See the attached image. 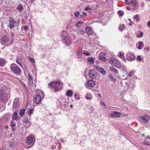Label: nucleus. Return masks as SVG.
<instances>
[{
  "mask_svg": "<svg viewBox=\"0 0 150 150\" xmlns=\"http://www.w3.org/2000/svg\"><path fill=\"white\" fill-rule=\"evenodd\" d=\"M51 148L53 149H54L55 148V146L54 145L52 146H51Z\"/></svg>",
  "mask_w": 150,
  "mask_h": 150,
  "instance_id": "58",
  "label": "nucleus"
},
{
  "mask_svg": "<svg viewBox=\"0 0 150 150\" xmlns=\"http://www.w3.org/2000/svg\"><path fill=\"white\" fill-rule=\"evenodd\" d=\"M96 68L103 75H104L106 74V71L103 68L98 66H96Z\"/></svg>",
  "mask_w": 150,
  "mask_h": 150,
  "instance_id": "19",
  "label": "nucleus"
},
{
  "mask_svg": "<svg viewBox=\"0 0 150 150\" xmlns=\"http://www.w3.org/2000/svg\"><path fill=\"white\" fill-rule=\"evenodd\" d=\"M1 42L3 45L7 46L10 44L9 38L6 35H4L1 39Z\"/></svg>",
  "mask_w": 150,
  "mask_h": 150,
  "instance_id": "8",
  "label": "nucleus"
},
{
  "mask_svg": "<svg viewBox=\"0 0 150 150\" xmlns=\"http://www.w3.org/2000/svg\"><path fill=\"white\" fill-rule=\"evenodd\" d=\"M88 61L89 62L93 64L94 63V61L92 58L89 57L88 58Z\"/></svg>",
  "mask_w": 150,
  "mask_h": 150,
  "instance_id": "31",
  "label": "nucleus"
},
{
  "mask_svg": "<svg viewBox=\"0 0 150 150\" xmlns=\"http://www.w3.org/2000/svg\"><path fill=\"white\" fill-rule=\"evenodd\" d=\"M129 25L131 26V24L130 23H129Z\"/></svg>",
  "mask_w": 150,
  "mask_h": 150,
  "instance_id": "64",
  "label": "nucleus"
},
{
  "mask_svg": "<svg viewBox=\"0 0 150 150\" xmlns=\"http://www.w3.org/2000/svg\"><path fill=\"white\" fill-rule=\"evenodd\" d=\"M125 83L128 86V88L131 89L134 88L135 87V84L133 82H129L128 83L127 82H125Z\"/></svg>",
  "mask_w": 150,
  "mask_h": 150,
  "instance_id": "16",
  "label": "nucleus"
},
{
  "mask_svg": "<svg viewBox=\"0 0 150 150\" xmlns=\"http://www.w3.org/2000/svg\"><path fill=\"white\" fill-rule=\"evenodd\" d=\"M125 2L127 4H130V6H132L134 9H135L137 8V4L135 2V0H126Z\"/></svg>",
  "mask_w": 150,
  "mask_h": 150,
  "instance_id": "9",
  "label": "nucleus"
},
{
  "mask_svg": "<svg viewBox=\"0 0 150 150\" xmlns=\"http://www.w3.org/2000/svg\"><path fill=\"white\" fill-rule=\"evenodd\" d=\"M139 16L138 14H136L134 17L133 18L134 19H136L137 22H138L139 21Z\"/></svg>",
  "mask_w": 150,
  "mask_h": 150,
  "instance_id": "37",
  "label": "nucleus"
},
{
  "mask_svg": "<svg viewBox=\"0 0 150 150\" xmlns=\"http://www.w3.org/2000/svg\"><path fill=\"white\" fill-rule=\"evenodd\" d=\"M48 85L49 88H55L54 91H57L60 90L62 87L63 84L62 83L59 81H51L49 83Z\"/></svg>",
  "mask_w": 150,
  "mask_h": 150,
  "instance_id": "1",
  "label": "nucleus"
},
{
  "mask_svg": "<svg viewBox=\"0 0 150 150\" xmlns=\"http://www.w3.org/2000/svg\"><path fill=\"white\" fill-rule=\"evenodd\" d=\"M127 59L129 61L132 62L135 59L134 55L132 52H128L126 55Z\"/></svg>",
  "mask_w": 150,
  "mask_h": 150,
  "instance_id": "10",
  "label": "nucleus"
},
{
  "mask_svg": "<svg viewBox=\"0 0 150 150\" xmlns=\"http://www.w3.org/2000/svg\"><path fill=\"white\" fill-rule=\"evenodd\" d=\"M134 71H132L129 72V74H128V75L129 77H131L134 74Z\"/></svg>",
  "mask_w": 150,
  "mask_h": 150,
  "instance_id": "34",
  "label": "nucleus"
},
{
  "mask_svg": "<svg viewBox=\"0 0 150 150\" xmlns=\"http://www.w3.org/2000/svg\"><path fill=\"white\" fill-rule=\"evenodd\" d=\"M119 54H120V57H121L123 55H124V53H121V52H120Z\"/></svg>",
  "mask_w": 150,
  "mask_h": 150,
  "instance_id": "52",
  "label": "nucleus"
},
{
  "mask_svg": "<svg viewBox=\"0 0 150 150\" xmlns=\"http://www.w3.org/2000/svg\"><path fill=\"white\" fill-rule=\"evenodd\" d=\"M121 115V113L114 111L113 112L109 113L108 116L112 118H118L120 117V115Z\"/></svg>",
  "mask_w": 150,
  "mask_h": 150,
  "instance_id": "11",
  "label": "nucleus"
},
{
  "mask_svg": "<svg viewBox=\"0 0 150 150\" xmlns=\"http://www.w3.org/2000/svg\"><path fill=\"white\" fill-rule=\"evenodd\" d=\"M16 62L20 66L22 67L23 66V63L22 61L20 58L17 57L16 59Z\"/></svg>",
  "mask_w": 150,
  "mask_h": 150,
  "instance_id": "20",
  "label": "nucleus"
},
{
  "mask_svg": "<svg viewBox=\"0 0 150 150\" xmlns=\"http://www.w3.org/2000/svg\"><path fill=\"white\" fill-rule=\"evenodd\" d=\"M6 63V60L3 58H0V67H3Z\"/></svg>",
  "mask_w": 150,
  "mask_h": 150,
  "instance_id": "22",
  "label": "nucleus"
},
{
  "mask_svg": "<svg viewBox=\"0 0 150 150\" xmlns=\"http://www.w3.org/2000/svg\"><path fill=\"white\" fill-rule=\"evenodd\" d=\"M99 59L102 61H105L106 60V58L103 56H99Z\"/></svg>",
  "mask_w": 150,
  "mask_h": 150,
  "instance_id": "35",
  "label": "nucleus"
},
{
  "mask_svg": "<svg viewBox=\"0 0 150 150\" xmlns=\"http://www.w3.org/2000/svg\"><path fill=\"white\" fill-rule=\"evenodd\" d=\"M35 141L33 140V137L31 136H28L26 140V143L29 146L27 147V148H29L31 147L34 145Z\"/></svg>",
  "mask_w": 150,
  "mask_h": 150,
  "instance_id": "7",
  "label": "nucleus"
},
{
  "mask_svg": "<svg viewBox=\"0 0 150 150\" xmlns=\"http://www.w3.org/2000/svg\"><path fill=\"white\" fill-rule=\"evenodd\" d=\"M78 33L80 34L83 35L85 32L83 30H80L78 31Z\"/></svg>",
  "mask_w": 150,
  "mask_h": 150,
  "instance_id": "44",
  "label": "nucleus"
},
{
  "mask_svg": "<svg viewBox=\"0 0 150 150\" xmlns=\"http://www.w3.org/2000/svg\"><path fill=\"white\" fill-rule=\"evenodd\" d=\"M117 77L119 79H120V76L119 75H118Z\"/></svg>",
  "mask_w": 150,
  "mask_h": 150,
  "instance_id": "61",
  "label": "nucleus"
},
{
  "mask_svg": "<svg viewBox=\"0 0 150 150\" xmlns=\"http://www.w3.org/2000/svg\"><path fill=\"white\" fill-rule=\"evenodd\" d=\"M73 92L71 90H68L66 93V95L68 97H71L73 95Z\"/></svg>",
  "mask_w": 150,
  "mask_h": 150,
  "instance_id": "23",
  "label": "nucleus"
},
{
  "mask_svg": "<svg viewBox=\"0 0 150 150\" xmlns=\"http://www.w3.org/2000/svg\"><path fill=\"white\" fill-rule=\"evenodd\" d=\"M11 71L16 74H19L21 71V69L18 67L16 64H12L10 66Z\"/></svg>",
  "mask_w": 150,
  "mask_h": 150,
  "instance_id": "4",
  "label": "nucleus"
},
{
  "mask_svg": "<svg viewBox=\"0 0 150 150\" xmlns=\"http://www.w3.org/2000/svg\"><path fill=\"white\" fill-rule=\"evenodd\" d=\"M10 126L12 127H14L15 126V124L13 122H11Z\"/></svg>",
  "mask_w": 150,
  "mask_h": 150,
  "instance_id": "47",
  "label": "nucleus"
},
{
  "mask_svg": "<svg viewBox=\"0 0 150 150\" xmlns=\"http://www.w3.org/2000/svg\"><path fill=\"white\" fill-rule=\"evenodd\" d=\"M124 27H125V26H124V25H123V24L121 25L119 27V30L121 31H122Z\"/></svg>",
  "mask_w": 150,
  "mask_h": 150,
  "instance_id": "40",
  "label": "nucleus"
},
{
  "mask_svg": "<svg viewBox=\"0 0 150 150\" xmlns=\"http://www.w3.org/2000/svg\"><path fill=\"white\" fill-rule=\"evenodd\" d=\"M28 122V117H24L23 119V122L25 123H27Z\"/></svg>",
  "mask_w": 150,
  "mask_h": 150,
  "instance_id": "33",
  "label": "nucleus"
},
{
  "mask_svg": "<svg viewBox=\"0 0 150 150\" xmlns=\"http://www.w3.org/2000/svg\"><path fill=\"white\" fill-rule=\"evenodd\" d=\"M96 84L95 81L92 80H89L87 82L86 86L88 88H89V87H93L95 86Z\"/></svg>",
  "mask_w": 150,
  "mask_h": 150,
  "instance_id": "13",
  "label": "nucleus"
},
{
  "mask_svg": "<svg viewBox=\"0 0 150 150\" xmlns=\"http://www.w3.org/2000/svg\"><path fill=\"white\" fill-rule=\"evenodd\" d=\"M110 71H113L116 74H118L119 71L116 69L114 68L113 67H110Z\"/></svg>",
  "mask_w": 150,
  "mask_h": 150,
  "instance_id": "24",
  "label": "nucleus"
},
{
  "mask_svg": "<svg viewBox=\"0 0 150 150\" xmlns=\"http://www.w3.org/2000/svg\"><path fill=\"white\" fill-rule=\"evenodd\" d=\"M35 1V0H31V1L33 2L34 1Z\"/></svg>",
  "mask_w": 150,
  "mask_h": 150,
  "instance_id": "62",
  "label": "nucleus"
},
{
  "mask_svg": "<svg viewBox=\"0 0 150 150\" xmlns=\"http://www.w3.org/2000/svg\"><path fill=\"white\" fill-rule=\"evenodd\" d=\"M89 76L92 79H95L97 76V73L95 70H91L89 72Z\"/></svg>",
  "mask_w": 150,
  "mask_h": 150,
  "instance_id": "14",
  "label": "nucleus"
},
{
  "mask_svg": "<svg viewBox=\"0 0 150 150\" xmlns=\"http://www.w3.org/2000/svg\"><path fill=\"white\" fill-rule=\"evenodd\" d=\"M143 42L141 41H139V42L138 48L139 50H141L143 48Z\"/></svg>",
  "mask_w": 150,
  "mask_h": 150,
  "instance_id": "25",
  "label": "nucleus"
},
{
  "mask_svg": "<svg viewBox=\"0 0 150 150\" xmlns=\"http://www.w3.org/2000/svg\"><path fill=\"white\" fill-rule=\"evenodd\" d=\"M82 54L86 56H88L90 55V53L86 50H83L82 52Z\"/></svg>",
  "mask_w": 150,
  "mask_h": 150,
  "instance_id": "30",
  "label": "nucleus"
},
{
  "mask_svg": "<svg viewBox=\"0 0 150 150\" xmlns=\"http://www.w3.org/2000/svg\"><path fill=\"white\" fill-rule=\"evenodd\" d=\"M25 110L24 109H21L20 110L19 115H23L25 112Z\"/></svg>",
  "mask_w": 150,
  "mask_h": 150,
  "instance_id": "28",
  "label": "nucleus"
},
{
  "mask_svg": "<svg viewBox=\"0 0 150 150\" xmlns=\"http://www.w3.org/2000/svg\"><path fill=\"white\" fill-rule=\"evenodd\" d=\"M17 8L20 11H22L23 9V5L21 4L18 5L17 6Z\"/></svg>",
  "mask_w": 150,
  "mask_h": 150,
  "instance_id": "29",
  "label": "nucleus"
},
{
  "mask_svg": "<svg viewBox=\"0 0 150 150\" xmlns=\"http://www.w3.org/2000/svg\"><path fill=\"white\" fill-rule=\"evenodd\" d=\"M83 22L82 21H79L77 22V23L76 24V25L77 27H79V24H83Z\"/></svg>",
  "mask_w": 150,
  "mask_h": 150,
  "instance_id": "42",
  "label": "nucleus"
},
{
  "mask_svg": "<svg viewBox=\"0 0 150 150\" xmlns=\"http://www.w3.org/2000/svg\"><path fill=\"white\" fill-rule=\"evenodd\" d=\"M9 27L10 29L15 27L19 24L18 21H14L12 17H10L9 18Z\"/></svg>",
  "mask_w": 150,
  "mask_h": 150,
  "instance_id": "6",
  "label": "nucleus"
},
{
  "mask_svg": "<svg viewBox=\"0 0 150 150\" xmlns=\"http://www.w3.org/2000/svg\"><path fill=\"white\" fill-rule=\"evenodd\" d=\"M100 104L103 105V106H105V104L103 103V102L102 101H101V102H100Z\"/></svg>",
  "mask_w": 150,
  "mask_h": 150,
  "instance_id": "55",
  "label": "nucleus"
},
{
  "mask_svg": "<svg viewBox=\"0 0 150 150\" xmlns=\"http://www.w3.org/2000/svg\"><path fill=\"white\" fill-rule=\"evenodd\" d=\"M80 12L79 11H77L74 13V15L76 18H77L78 17V15L80 14Z\"/></svg>",
  "mask_w": 150,
  "mask_h": 150,
  "instance_id": "32",
  "label": "nucleus"
},
{
  "mask_svg": "<svg viewBox=\"0 0 150 150\" xmlns=\"http://www.w3.org/2000/svg\"><path fill=\"white\" fill-rule=\"evenodd\" d=\"M122 76L123 77V79H126L127 78V77H126L125 78V76L124 75H123Z\"/></svg>",
  "mask_w": 150,
  "mask_h": 150,
  "instance_id": "57",
  "label": "nucleus"
},
{
  "mask_svg": "<svg viewBox=\"0 0 150 150\" xmlns=\"http://www.w3.org/2000/svg\"><path fill=\"white\" fill-rule=\"evenodd\" d=\"M109 62L111 64L117 68H119L121 64L120 62L115 58H110Z\"/></svg>",
  "mask_w": 150,
  "mask_h": 150,
  "instance_id": "5",
  "label": "nucleus"
},
{
  "mask_svg": "<svg viewBox=\"0 0 150 150\" xmlns=\"http://www.w3.org/2000/svg\"><path fill=\"white\" fill-rule=\"evenodd\" d=\"M23 28L25 29V31H27L28 29V27L27 26H23Z\"/></svg>",
  "mask_w": 150,
  "mask_h": 150,
  "instance_id": "49",
  "label": "nucleus"
},
{
  "mask_svg": "<svg viewBox=\"0 0 150 150\" xmlns=\"http://www.w3.org/2000/svg\"><path fill=\"white\" fill-rule=\"evenodd\" d=\"M119 67V68H118L120 69L121 70L123 71H126H126V67L125 66L121 64Z\"/></svg>",
  "mask_w": 150,
  "mask_h": 150,
  "instance_id": "21",
  "label": "nucleus"
},
{
  "mask_svg": "<svg viewBox=\"0 0 150 150\" xmlns=\"http://www.w3.org/2000/svg\"><path fill=\"white\" fill-rule=\"evenodd\" d=\"M29 79L30 81H32V79L31 77L30 76H29Z\"/></svg>",
  "mask_w": 150,
  "mask_h": 150,
  "instance_id": "56",
  "label": "nucleus"
},
{
  "mask_svg": "<svg viewBox=\"0 0 150 150\" xmlns=\"http://www.w3.org/2000/svg\"><path fill=\"white\" fill-rule=\"evenodd\" d=\"M77 96V95L76 94H75L74 95V97H76Z\"/></svg>",
  "mask_w": 150,
  "mask_h": 150,
  "instance_id": "59",
  "label": "nucleus"
},
{
  "mask_svg": "<svg viewBox=\"0 0 150 150\" xmlns=\"http://www.w3.org/2000/svg\"><path fill=\"white\" fill-rule=\"evenodd\" d=\"M86 12H83V15H81V17H83V16H86Z\"/></svg>",
  "mask_w": 150,
  "mask_h": 150,
  "instance_id": "50",
  "label": "nucleus"
},
{
  "mask_svg": "<svg viewBox=\"0 0 150 150\" xmlns=\"http://www.w3.org/2000/svg\"><path fill=\"white\" fill-rule=\"evenodd\" d=\"M73 105H70V107L71 108H72L73 107Z\"/></svg>",
  "mask_w": 150,
  "mask_h": 150,
  "instance_id": "60",
  "label": "nucleus"
},
{
  "mask_svg": "<svg viewBox=\"0 0 150 150\" xmlns=\"http://www.w3.org/2000/svg\"><path fill=\"white\" fill-rule=\"evenodd\" d=\"M29 60L32 62L33 63L35 62V60L32 58L29 57L28 58Z\"/></svg>",
  "mask_w": 150,
  "mask_h": 150,
  "instance_id": "43",
  "label": "nucleus"
},
{
  "mask_svg": "<svg viewBox=\"0 0 150 150\" xmlns=\"http://www.w3.org/2000/svg\"><path fill=\"white\" fill-rule=\"evenodd\" d=\"M33 109L31 108L29 110L28 112L29 115H31L33 114Z\"/></svg>",
  "mask_w": 150,
  "mask_h": 150,
  "instance_id": "41",
  "label": "nucleus"
},
{
  "mask_svg": "<svg viewBox=\"0 0 150 150\" xmlns=\"http://www.w3.org/2000/svg\"><path fill=\"white\" fill-rule=\"evenodd\" d=\"M93 106H92L91 107V108H90V109L91 110V112H92L94 110L93 109Z\"/></svg>",
  "mask_w": 150,
  "mask_h": 150,
  "instance_id": "54",
  "label": "nucleus"
},
{
  "mask_svg": "<svg viewBox=\"0 0 150 150\" xmlns=\"http://www.w3.org/2000/svg\"><path fill=\"white\" fill-rule=\"evenodd\" d=\"M41 98L40 96L38 94H37L34 98V101L36 104L39 103L41 101Z\"/></svg>",
  "mask_w": 150,
  "mask_h": 150,
  "instance_id": "15",
  "label": "nucleus"
},
{
  "mask_svg": "<svg viewBox=\"0 0 150 150\" xmlns=\"http://www.w3.org/2000/svg\"><path fill=\"white\" fill-rule=\"evenodd\" d=\"M128 20L130 21V22H131V20L130 19H129Z\"/></svg>",
  "mask_w": 150,
  "mask_h": 150,
  "instance_id": "63",
  "label": "nucleus"
},
{
  "mask_svg": "<svg viewBox=\"0 0 150 150\" xmlns=\"http://www.w3.org/2000/svg\"><path fill=\"white\" fill-rule=\"evenodd\" d=\"M143 35V32H141L139 35H137V36L138 38H140L142 37Z\"/></svg>",
  "mask_w": 150,
  "mask_h": 150,
  "instance_id": "38",
  "label": "nucleus"
},
{
  "mask_svg": "<svg viewBox=\"0 0 150 150\" xmlns=\"http://www.w3.org/2000/svg\"><path fill=\"white\" fill-rule=\"evenodd\" d=\"M126 8L128 10H130L131 8H132L133 9V8L132 7V6H130V7L127 6L126 7Z\"/></svg>",
  "mask_w": 150,
  "mask_h": 150,
  "instance_id": "48",
  "label": "nucleus"
},
{
  "mask_svg": "<svg viewBox=\"0 0 150 150\" xmlns=\"http://www.w3.org/2000/svg\"><path fill=\"white\" fill-rule=\"evenodd\" d=\"M118 13L120 16H123L124 14V12L122 10L118 11Z\"/></svg>",
  "mask_w": 150,
  "mask_h": 150,
  "instance_id": "39",
  "label": "nucleus"
},
{
  "mask_svg": "<svg viewBox=\"0 0 150 150\" xmlns=\"http://www.w3.org/2000/svg\"><path fill=\"white\" fill-rule=\"evenodd\" d=\"M82 53V51L81 50H79L78 51L77 53V54L79 57H81V55Z\"/></svg>",
  "mask_w": 150,
  "mask_h": 150,
  "instance_id": "36",
  "label": "nucleus"
},
{
  "mask_svg": "<svg viewBox=\"0 0 150 150\" xmlns=\"http://www.w3.org/2000/svg\"><path fill=\"white\" fill-rule=\"evenodd\" d=\"M108 77L111 80L115 82L116 81V79L113 76L110 74H109Z\"/></svg>",
  "mask_w": 150,
  "mask_h": 150,
  "instance_id": "27",
  "label": "nucleus"
},
{
  "mask_svg": "<svg viewBox=\"0 0 150 150\" xmlns=\"http://www.w3.org/2000/svg\"><path fill=\"white\" fill-rule=\"evenodd\" d=\"M147 25L150 28V21L148 22L147 23Z\"/></svg>",
  "mask_w": 150,
  "mask_h": 150,
  "instance_id": "51",
  "label": "nucleus"
},
{
  "mask_svg": "<svg viewBox=\"0 0 150 150\" xmlns=\"http://www.w3.org/2000/svg\"><path fill=\"white\" fill-rule=\"evenodd\" d=\"M141 55H139L137 57V60H138L139 61H141L142 59H143L141 57Z\"/></svg>",
  "mask_w": 150,
  "mask_h": 150,
  "instance_id": "45",
  "label": "nucleus"
},
{
  "mask_svg": "<svg viewBox=\"0 0 150 150\" xmlns=\"http://www.w3.org/2000/svg\"><path fill=\"white\" fill-rule=\"evenodd\" d=\"M91 8H89V6H88L86 7L85 8L84 10L85 11H88V10H91Z\"/></svg>",
  "mask_w": 150,
  "mask_h": 150,
  "instance_id": "46",
  "label": "nucleus"
},
{
  "mask_svg": "<svg viewBox=\"0 0 150 150\" xmlns=\"http://www.w3.org/2000/svg\"><path fill=\"white\" fill-rule=\"evenodd\" d=\"M19 106V103L17 98H16L14 100L13 104V108H17Z\"/></svg>",
  "mask_w": 150,
  "mask_h": 150,
  "instance_id": "18",
  "label": "nucleus"
},
{
  "mask_svg": "<svg viewBox=\"0 0 150 150\" xmlns=\"http://www.w3.org/2000/svg\"><path fill=\"white\" fill-rule=\"evenodd\" d=\"M0 96L1 100L5 103L9 99L10 95L1 90L0 92Z\"/></svg>",
  "mask_w": 150,
  "mask_h": 150,
  "instance_id": "3",
  "label": "nucleus"
},
{
  "mask_svg": "<svg viewBox=\"0 0 150 150\" xmlns=\"http://www.w3.org/2000/svg\"><path fill=\"white\" fill-rule=\"evenodd\" d=\"M62 41L66 45H68L71 43V40L66 31H63L61 34Z\"/></svg>",
  "mask_w": 150,
  "mask_h": 150,
  "instance_id": "2",
  "label": "nucleus"
},
{
  "mask_svg": "<svg viewBox=\"0 0 150 150\" xmlns=\"http://www.w3.org/2000/svg\"><path fill=\"white\" fill-rule=\"evenodd\" d=\"M139 118L140 121H142L144 123H146L148 121L149 119V117L147 115L144 116H139Z\"/></svg>",
  "mask_w": 150,
  "mask_h": 150,
  "instance_id": "12",
  "label": "nucleus"
},
{
  "mask_svg": "<svg viewBox=\"0 0 150 150\" xmlns=\"http://www.w3.org/2000/svg\"><path fill=\"white\" fill-rule=\"evenodd\" d=\"M85 31L88 36L93 34V32L92 29L90 27H86L85 28Z\"/></svg>",
  "mask_w": 150,
  "mask_h": 150,
  "instance_id": "17",
  "label": "nucleus"
},
{
  "mask_svg": "<svg viewBox=\"0 0 150 150\" xmlns=\"http://www.w3.org/2000/svg\"><path fill=\"white\" fill-rule=\"evenodd\" d=\"M86 98L87 100H88V99L91 100V97H89L88 96H86Z\"/></svg>",
  "mask_w": 150,
  "mask_h": 150,
  "instance_id": "53",
  "label": "nucleus"
},
{
  "mask_svg": "<svg viewBox=\"0 0 150 150\" xmlns=\"http://www.w3.org/2000/svg\"><path fill=\"white\" fill-rule=\"evenodd\" d=\"M18 116V114L16 112L13 113V118L15 120H17V118Z\"/></svg>",
  "mask_w": 150,
  "mask_h": 150,
  "instance_id": "26",
  "label": "nucleus"
}]
</instances>
